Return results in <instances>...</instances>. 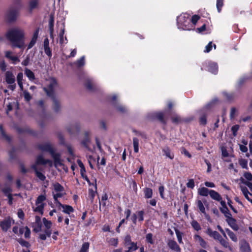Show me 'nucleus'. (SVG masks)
I'll use <instances>...</instances> for the list:
<instances>
[{"label":"nucleus","mask_w":252,"mask_h":252,"mask_svg":"<svg viewBox=\"0 0 252 252\" xmlns=\"http://www.w3.org/2000/svg\"><path fill=\"white\" fill-rule=\"evenodd\" d=\"M199 19L200 17L197 15H193L190 17L188 13H182L177 18L178 28L182 30H194Z\"/></svg>","instance_id":"f257e3e1"},{"label":"nucleus","mask_w":252,"mask_h":252,"mask_svg":"<svg viewBox=\"0 0 252 252\" xmlns=\"http://www.w3.org/2000/svg\"><path fill=\"white\" fill-rule=\"evenodd\" d=\"M25 35L24 30L19 28H14L7 32L6 37L13 47L23 48L25 46Z\"/></svg>","instance_id":"f03ea898"},{"label":"nucleus","mask_w":252,"mask_h":252,"mask_svg":"<svg viewBox=\"0 0 252 252\" xmlns=\"http://www.w3.org/2000/svg\"><path fill=\"white\" fill-rule=\"evenodd\" d=\"M39 148L42 151H47L51 154L54 160V165L56 168L61 167L64 169V165L60 158V155L55 152L54 149L50 143H47L41 144L39 146Z\"/></svg>","instance_id":"7ed1b4c3"},{"label":"nucleus","mask_w":252,"mask_h":252,"mask_svg":"<svg viewBox=\"0 0 252 252\" xmlns=\"http://www.w3.org/2000/svg\"><path fill=\"white\" fill-rule=\"evenodd\" d=\"M38 164H48L50 167H52L53 166V162L50 160L45 159L42 156H39L37 158L35 164L32 165V167L35 170L37 177L41 181H43L45 180V177L43 174L37 171L36 166Z\"/></svg>","instance_id":"20e7f679"},{"label":"nucleus","mask_w":252,"mask_h":252,"mask_svg":"<svg viewBox=\"0 0 252 252\" xmlns=\"http://www.w3.org/2000/svg\"><path fill=\"white\" fill-rule=\"evenodd\" d=\"M46 85L47 87L43 88L44 90L48 96L53 97L54 90L57 85L56 80L54 78H51L46 81Z\"/></svg>","instance_id":"39448f33"},{"label":"nucleus","mask_w":252,"mask_h":252,"mask_svg":"<svg viewBox=\"0 0 252 252\" xmlns=\"http://www.w3.org/2000/svg\"><path fill=\"white\" fill-rule=\"evenodd\" d=\"M46 196L44 195H39L35 202V205L32 207L33 211L42 215L45 206L44 201L46 200Z\"/></svg>","instance_id":"423d86ee"},{"label":"nucleus","mask_w":252,"mask_h":252,"mask_svg":"<svg viewBox=\"0 0 252 252\" xmlns=\"http://www.w3.org/2000/svg\"><path fill=\"white\" fill-rule=\"evenodd\" d=\"M43 225L45 228L43 233L39 235V238L42 240H45L47 237H50L51 234V226L52 222L50 220H47L46 218H44L42 220Z\"/></svg>","instance_id":"0eeeda50"},{"label":"nucleus","mask_w":252,"mask_h":252,"mask_svg":"<svg viewBox=\"0 0 252 252\" xmlns=\"http://www.w3.org/2000/svg\"><path fill=\"white\" fill-rule=\"evenodd\" d=\"M239 181L241 183L246 185L252 192V174L250 172H244V177H241Z\"/></svg>","instance_id":"6e6552de"},{"label":"nucleus","mask_w":252,"mask_h":252,"mask_svg":"<svg viewBox=\"0 0 252 252\" xmlns=\"http://www.w3.org/2000/svg\"><path fill=\"white\" fill-rule=\"evenodd\" d=\"M18 16V12L16 9H9L6 13L5 18L7 21L9 22L15 21Z\"/></svg>","instance_id":"1a4fd4ad"},{"label":"nucleus","mask_w":252,"mask_h":252,"mask_svg":"<svg viewBox=\"0 0 252 252\" xmlns=\"http://www.w3.org/2000/svg\"><path fill=\"white\" fill-rule=\"evenodd\" d=\"M14 220L10 218H7L0 222V226L4 231H7L11 225L14 223Z\"/></svg>","instance_id":"9d476101"},{"label":"nucleus","mask_w":252,"mask_h":252,"mask_svg":"<svg viewBox=\"0 0 252 252\" xmlns=\"http://www.w3.org/2000/svg\"><path fill=\"white\" fill-rule=\"evenodd\" d=\"M193 240L195 243L199 244L201 247L203 248H207V243L198 234H196L193 236Z\"/></svg>","instance_id":"9b49d317"},{"label":"nucleus","mask_w":252,"mask_h":252,"mask_svg":"<svg viewBox=\"0 0 252 252\" xmlns=\"http://www.w3.org/2000/svg\"><path fill=\"white\" fill-rule=\"evenodd\" d=\"M240 249L241 252H252L249 244L245 240L240 242Z\"/></svg>","instance_id":"f8f14e48"},{"label":"nucleus","mask_w":252,"mask_h":252,"mask_svg":"<svg viewBox=\"0 0 252 252\" xmlns=\"http://www.w3.org/2000/svg\"><path fill=\"white\" fill-rule=\"evenodd\" d=\"M5 56L6 58L11 60L14 64H16L20 62L19 58L17 56L13 55V53L11 51H5Z\"/></svg>","instance_id":"ddd939ff"},{"label":"nucleus","mask_w":252,"mask_h":252,"mask_svg":"<svg viewBox=\"0 0 252 252\" xmlns=\"http://www.w3.org/2000/svg\"><path fill=\"white\" fill-rule=\"evenodd\" d=\"M226 221L229 226L234 230L237 231L239 229V227L236 223V220L231 217L228 219H226Z\"/></svg>","instance_id":"4468645a"},{"label":"nucleus","mask_w":252,"mask_h":252,"mask_svg":"<svg viewBox=\"0 0 252 252\" xmlns=\"http://www.w3.org/2000/svg\"><path fill=\"white\" fill-rule=\"evenodd\" d=\"M167 245L169 248L174 252H181V248L176 241L170 240L168 241Z\"/></svg>","instance_id":"2eb2a0df"},{"label":"nucleus","mask_w":252,"mask_h":252,"mask_svg":"<svg viewBox=\"0 0 252 252\" xmlns=\"http://www.w3.org/2000/svg\"><path fill=\"white\" fill-rule=\"evenodd\" d=\"M43 48L45 54L49 57L52 56L51 50L49 47V40L48 38H46L43 42Z\"/></svg>","instance_id":"dca6fc26"},{"label":"nucleus","mask_w":252,"mask_h":252,"mask_svg":"<svg viewBox=\"0 0 252 252\" xmlns=\"http://www.w3.org/2000/svg\"><path fill=\"white\" fill-rule=\"evenodd\" d=\"M5 81L6 83L9 84H12L15 83V76L12 72L8 71L5 73Z\"/></svg>","instance_id":"f3484780"},{"label":"nucleus","mask_w":252,"mask_h":252,"mask_svg":"<svg viewBox=\"0 0 252 252\" xmlns=\"http://www.w3.org/2000/svg\"><path fill=\"white\" fill-rule=\"evenodd\" d=\"M221 204L222 205V207L220 208V211L224 214V216L226 219L229 218V217L232 216L229 210L227 208L225 205V203L224 201L221 202Z\"/></svg>","instance_id":"a211bd4d"},{"label":"nucleus","mask_w":252,"mask_h":252,"mask_svg":"<svg viewBox=\"0 0 252 252\" xmlns=\"http://www.w3.org/2000/svg\"><path fill=\"white\" fill-rule=\"evenodd\" d=\"M59 207H61L63 208V211L68 215H70V213L73 212V208L69 205H63L61 203H59Z\"/></svg>","instance_id":"6ab92c4d"},{"label":"nucleus","mask_w":252,"mask_h":252,"mask_svg":"<svg viewBox=\"0 0 252 252\" xmlns=\"http://www.w3.org/2000/svg\"><path fill=\"white\" fill-rule=\"evenodd\" d=\"M221 155L223 158H227L232 156L233 149L230 147V149L227 150L225 147H221Z\"/></svg>","instance_id":"aec40b11"},{"label":"nucleus","mask_w":252,"mask_h":252,"mask_svg":"<svg viewBox=\"0 0 252 252\" xmlns=\"http://www.w3.org/2000/svg\"><path fill=\"white\" fill-rule=\"evenodd\" d=\"M52 194L55 200V203L56 204L57 206L59 205V203L60 202L58 201V199L62 197L65 194V192H52Z\"/></svg>","instance_id":"412c9836"},{"label":"nucleus","mask_w":252,"mask_h":252,"mask_svg":"<svg viewBox=\"0 0 252 252\" xmlns=\"http://www.w3.org/2000/svg\"><path fill=\"white\" fill-rule=\"evenodd\" d=\"M64 34V29L63 28L61 29L60 32L59 33V42L61 45L63 44H66L67 43V38L65 37L64 39L63 36Z\"/></svg>","instance_id":"4be33fe9"},{"label":"nucleus","mask_w":252,"mask_h":252,"mask_svg":"<svg viewBox=\"0 0 252 252\" xmlns=\"http://www.w3.org/2000/svg\"><path fill=\"white\" fill-rule=\"evenodd\" d=\"M218 65L216 63H210L208 66V71L213 74H216L218 72Z\"/></svg>","instance_id":"5701e85b"},{"label":"nucleus","mask_w":252,"mask_h":252,"mask_svg":"<svg viewBox=\"0 0 252 252\" xmlns=\"http://www.w3.org/2000/svg\"><path fill=\"white\" fill-rule=\"evenodd\" d=\"M53 190L52 192L64 191V188L58 183L53 184Z\"/></svg>","instance_id":"b1692460"},{"label":"nucleus","mask_w":252,"mask_h":252,"mask_svg":"<svg viewBox=\"0 0 252 252\" xmlns=\"http://www.w3.org/2000/svg\"><path fill=\"white\" fill-rule=\"evenodd\" d=\"M209 195L213 199L218 201H220L221 199L220 195L217 192L214 190H210Z\"/></svg>","instance_id":"393cba45"},{"label":"nucleus","mask_w":252,"mask_h":252,"mask_svg":"<svg viewBox=\"0 0 252 252\" xmlns=\"http://www.w3.org/2000/svg\"><path fill=\"white\" fill-rule=\"evenodd\" d=\"M225 231L227 232V235L229 236V238L232 241L234 242H237L238 241L237 237L234 233H233L228 228L225 229Z\"/></svg>","instance_id":"a878e982"},{"label":"nucleus","mask_w":252,"mask_h":252,"mask_svg":"<svg viewBox=\"0 0 252 252\" xmlns=\"http://www.w3.org/2000/svg\"><path fill=\"white\" fill-rule=\"evenodd\" d=\"M162 152L166 157L172 159L174 158V154L171 152V150L168 147L164 148L162 149Z\"/></svg>","instance_id":"bb28decb"},{"label":"nucleus","mask_w":252,"mask_h":252,"mask_svg":"<svg viewBox=\"0 0 252 252\" xmlns=\"http://www.w3.org/2000/svg\"><path fill=\"white\" fill-rule=\"evenodd\" d=\"M210 190L206 188L202 187L199 188L198 189V193L201 195L204 196H206L209 194Z\"/></svg>","instance_id":"cd10ccee"},{"label":"nucleus","mask_w":252,"mask_h":252,"mask_svg":"<svg viewBox=\"0 0 252 252\" xmlns=\"http://www.w3.org/2000/svg\"><path fill=\"white\" fill-rule=\"evenodd\" d=\"M115 107L116 110L120 113H125L127 111V108L122 104H116Z\"/></svg>","instance_id":"c85d7f7f"},{"label":"nucleus","mask_w":252,"mask_h":252,"mask_svg":"<svg viewBox=\"0 0 252 252\" xmlns=\"http://www.w3.org/2000/svg\"><path fill=\"white\" fill-rule=\"evenodd\" d=\"M133 145L135 153L139 152V140L136 137L133 138Z\"/></svg>","instance_id":"c756f323"},{"label":"nucleus","mask_w":252,"mask_h":252,"mask_svg":"<svg viewBox=\"0 0 252 252\" xmlns=\"http://www.w3.org/2000/svg\"><path fill=\"white\" fill-rule=\"evenodd\" d=\"M197 206L200 212L204 215H206V211L205 207L201 200H198L197 202Z\"/></svg>","instance_id":"7c9ffc66"},{"label":"nucleus","mask_w":252,"mask_h":252,"mask_svg":"<svg viewBox=\"0 0 252 252\" xmlns=\"http://www.w3.org/2000/svg\"><path fill=\"white\" fill-rule=\"evenodd\" d=\"M25 73L30 80H33L34 79V75L33 72L28 68H26L25 69Z\"/></svg>","instance_id":"2f4dec72"},{"label":"nucleus","mask_w":252,"mask_h":252,"mask_svg":"<svg viewBox=\"0 0 252 252\" xmlns=\"http://www.w3.org/2000/svg\"><path fill=\"white\" fill-rule=\"evenodd\" d=\"M224 98L228 100L232 99L234 97V94L232 93H228L227 92H223L222 93Z\"/></svg>","instance_id":"473e14b6"},{"label":"nucleus","mask_w":252,"mask_h":252,"mask_svg":"<svg viewBox=\"0 0 252 252\" xmlns=\"http://www.w3.org/2000/svg\"><path fill=\"white\" fill-rule=\"evenodd\" d=\"M242 184H243L242 183H241V182H240V183L239 184V188H240V189H241V191L242 192L243 194L246 195V194H250V195L252 196V194L249 191L247 188L245 186H244Z\"/></svg>","instance_id":"72a5a7b5"},{"label":"nucleus","mask_w":252,"mask_h":252,"mask_svg":"<svg viewBox=\"0 0 252 252\" xmlns=\"http://www.w3.org/2000/svg\"><path fill=\"white\" fill-rule=\"evenodd\" d=\"M144 195L145 198H150L153 195L152 189L150 188H145L144 190Z\"/></svg>","instance_id":"f704fd0d"},{"label":"nucleus","mask_w":252,"mask_h":252,"mask_svg":"<svg viewBox=\"0 0 252 252\" xmlns=\"http://www.w3.org/2000/svg\"><path fill=\"white\" fill-rule=\"evenodd\" d=\"M175 233H176L178 242L180 244H183V241L182 240L183 233L177 229H176L175 230Z\"/></svg>","instance_id":"c9c22d12"},{"label":"nucleus","mask_w":252,"mask_h":252,"mask_svg":"<svg viewBox=\"0 0 252 252\" xmlns=\"http://www.w3.org/2000/svg\"><path fill=\"white\" fill-rule=\"evenodd\" d=\"M190 224H191V226L193 228V229L195 230L198 231L201 229L200 225L199 224V223L197 221H196L195 220H193L190 222Z\"/></svg>","instance_id":"e433bc0d"},{"label":"nucleus","mask_w":252,"mask_h":252,"mask_svg":"<svg viewBox=\"0 0 252 252\" xmlns=\"http://www.w3.org/2000/svg\"><path fill=\"white\" fill-rule=\"evenodd\" d=\"M238 110L235 107H232L230 112V118L231 120L234 119V118L238 114Z\"/></svg>","instance_id":"4c0bfd02"},{"label":"nucleus","mask_w":252,"mask_h":252,"mask_svg":"<svg viewBox=\"0 0 252 252\" xmlns=\"http://www.w3.org/2000/svg\"><path fill=\"white\" fill-rule=\"evenodd\" d=\"M220 244L223 246L224 247L226 248H229L230 250H231V248L229 245V243L227 240H225L220 237V239L219 240Z\"/></svg>","instance_id":"58836bf2"},{"label":"nucleus","mask_w":252,"mask_h":252,"mask_svg":"<svg viewBox=\"0 0 252 252\" xmlns=\"http://www.w3.org/2000/svg\"><path fill=\"white\" fill-rule=\"evenodd\" d=\"M126 247L127 248L128 250L130 252H133L138 249V247L136 245V243H135L134 242L130 243L128 246H127Z\"/></svg>","instance_id":"ea45409f"},{"label":"nucleus","mask_w":252,"mask_h":252,"mask_svg":"<svg viewBox=\"0 0 252 252\" xmlns=\"http://www.w3.org/2000/svg\"><path fill=\"white\" fill-rule=\"evenodd\" d=\"M108 244L114 247H117L118 244V240L117 238H112L107 240Z\"/></svg>","instance_id":"a19ab883"},{"label":"nucleus","mask_w":252,"mask_h":252,"mask_svg":"<svg viewBox=\"0 0 252 252\" xmlns=\"http://www.w3.org/2000/svg\"><path fill=\"white\" fill-rule=\"evenodd\" d=\"M239 163L243 168L248 169V161L246 159L241 158L239 160Z\"/></svg>","instance_id":"79ce46f5"},{"label":"nucleus","mask_w":252,"mask_h":252,"mask_svg":"<svg viewBox=\"0 0 252 252\" xmlns=\"http://www.w3.org/2000/svg\"><path fill=\"white\" fill-rule=\"evenodd\" d=\"M41 223H34L33 226V230L36 232H39L41 230Z\"/></svg>","instance_id":"37998d69"},{"label":"nucleus","mask_w":252,"mask_h":252,"mask_svg":"<svg viewBox=\"0 0 252 252\" xmlns=\"http://www.w3.org/2000/svg\"><path fill=\"white\" fill-rule=\"evenodd\" d=\"M89 248V244L88 242L84 243L79 252H87Z\"/></svg>","instance_id":"c03bdc74"},{"label":"nucleus","mask_w":252,"mask_h":252,"mask_svg":"<svg viewBox=\"0 0 252 252\" xmlns=\"http://www.w3.org/2000/svg\"><path fill=\"white\" fill-rule=\"evenodd\" d=\"M223 5V0H217V8L218 11L220 13L221 11V7Z\"/></svg>","instance_id":"a18cd8bd"},{"label":"nucleus","mask_w":252,"mask_h":252,"mask_svg":"<svg viewBox=\"0 0 252 252\" xmlns=\"http://www.w3.org/2000/svg\"><path fill=\"white\" fill-rule=\"evenodd\" d=\"M135 214L139 221H142L143 220L144 212L143 211H138Z\"/></svg>","instance_id":"49530a36"},{"label":"nucleus","mask_w":252,"mask_h":252,"mask_svg":"<svg viewBox=\"0 0 252 252\" xmlns=\"http://www.w3.org/2000/svg\"><path fill=\"white\" fill-rule=\"evenodd\" d=\"M23 95L25 100L27 101H29L32 99L31 95L27 91H23Z\"/></svg>","instance_id":"de8ad7c7"},{"label":"nucleus","mask_w":252,"mask_h":252,"mask_svg":"<svg viewBox=\"0 0 252 252\" xmlns=\"http://www.w3.org/2000/svg\"><path fill=\"white\" fill-rule=\"evenodd\" d=\"M239 127L240 126L238 125H234L231 127V131L234 136H236L237 135V132L239 130Z\"/></svg>","instance_id":"09e8293b"},{"label":"nucleus","mask_w":252,"mask_h":252,"mask_svg":"<svg viewBox=\"0 0 252 252\" xmlns=\"http://www.w3.org/2000/svg\"><path fill=\"white\" fill-rule=\"evenodd\" d=\"M132 243L131 241V237L130 235H127L125 238L124 245L125 247L128 246L130 243Z\"/></svg>","instance_id":"8fccbe9b"},{"label":"nucleus","mask_w":252,"mask_h":252,"mask_svg":"<svg viewBox=\"0 0 252 252\" xmlns=\"http://www.w3.org/2000/svg\"><path fill=\"white\" fill-rule=\"evenodd\" d=\"M146 240L148 243L153 244L154 241L153 240V235L151 233H148L146 236Z\"/></svg>","instance_id":"3c124183"},{"label":"nucleus","mask_w":252,"mask_h":252,"mask_svg":"<svg viewBox=\"0 0 252 252\" xmlns=\"http://www.w3.org/2000/svg\"><path fill=\"white\" fill-rule=\"evenodd\" d=\"M37 5V1L36 0H32L30 1V10L34 9Z\"/></svg>","instance_id":"603ef678"},{"label":"nucleus","mask_w":252,"mask_h":252,"mask_svg":"<svg viewBox=\"0 0 252 252\" xmlns=\"http://www.w3.org/2000/svg\"><path fill=\"white\" fill-rule=\"evenodd\" d=\"M85 86L89 90H92L93 89L94 84L91 80H88L86 81Z\"/></svg>","instance_id":"864d4df0"},{"label":"nucleus","mask_w":252,"mask_h":252,"mask_svg":"<svg viewBox=\"0 0 252 252\" xmlns=\"http://www.w3.org/2000/svg\"><path fill=\"white\" fill-rule=\"evenodd\" d=\"M77 65L80 67L85 64V57L84 56L82 57L79 60H78L76 62Z\"/></svg>","instance_id":"5fc2aeb1"},{"label":"nucleus","mask_w":252,"mask_h":252,"mask_svg":"<svg viewBox=\"0 0 252 252\" xmlns=\"http://www.w3.org/2000/svg\"><path fill=\"white\" fill-rule=\"evenodd\" d=\"M212 42H210L208 45H207L206 46H205V49L204 50V52H206V53H208L209 52L211 49H212Z\"/></svg>","instance_id":"6e6d98bb"},{"label":"nucleus","mask_w":252,"mask_h":252,"mask_svg":"<svg viewBox=\"0 0 252 252\" xmlns=\"http://www.w3.org/2000/svg\"><path fill=\"white\" fill-rule=\"evenodd\" d=\"M18 242L22 246L25 247L26 248H28L29 247L30 245H29V243L24 241V240L19 239L18 240Z\"/></svg>","instance_id":"4d7b16f0"},{"label":"nucleus","mask_w":252,"mask_h":252,"mask_svg":"<svg viewBox=\"0 0 252 252\" xmlns=\"http://www.w3.org/2000/svg\"><path fill=\"white\" fill-rule=\"evenodd\" d=\"M211 237L216 240H219L220 239L221 236L218 232L214 231Z\"/></svg>","instance_id":"13d9d810"},{"label":"nucleus","mask_w":252,"mask_h":252,"mask_svg":"<svg viewBox=\"0 0 252 252\" xmlns=\"http://www.w3.org/2000/svg\"><path fill=\"white\" fill-rule=\"evenodd\" d=\"M187 186L189 188L193 189L194 187V183L192 179L189 180L187 184Z\"/></svg>","instance_id":"bf43d9fd"},{"label":"nucleus","mask_w":252,"mask_h":252,"mask_svg":"<svg viewBox=\"0 0 252 252\" xmlns=\"http://www.w3.org/2000/svg\"><path fill=\"white\" fill-rule=\"evenodd\" d=\"M25 231L24 233L25 237L26 238H29L31 234V231L30 229L27 227L26 226L25 227Z\"/></svg>","instance_id":"052dcab7"},{"label":"nucleus","mask_w":252,"mask_h":252,"mask_svg":"<svg viewBox=\"0 0 252 252\" xmlns=\"http://www.w3.org/2000/svg\"><path fill=\"white\" fill-rule=\"evenodd\" d=\"M205 29H206V25L205 24H204L200 28H198L196 29H194L195 31L198 33H201L202 32H204L205 30Z\"/></svg>","instance_id":"680f3d73"},{"label":"nucleus","mask_w":252,"mask_h":252,"mask_svg":"<svg viewBox=\"0 0 252 252\" xmlns=\"http://www.w3.org/2000/svg\"><path fill=\"white\" fill-rule=\"evenodd\" d=\"M23 77V73L22 72L19 73L17 76V83L22 82Z\"/></svg>","instance_id":"e2e57ef3"},{"label":"nucleus","mask_w":252,"mask_h":252,"mask_svg":"<svg viewBox=\"0 0 252 252\" xmlns=\"http://www.w3.org/2000/svg\"><path fill=\"white\" fill-rule=\"evenodd\" d=\"M39 33V29H37L34 32L32 37V39H34L35 40H37Z\"/></svg>","instance_id":"0e129e2a"},{"label":"nucleus","mask_w":252,"mask_h":252,"mask_svg":"<svg viewBox=\"0 0 252 252\" xmlns=\"http://www.w3.org/2000/svg\"><path fill=\"white\" fill-rule=\"evenodd\" d=\"M158 190H159V194H160L161 197L162 198H164V194H163V192H164V187L163 186H160L159 187Z\"/></svg>","instance_id":"69168bd1"},{"label":"nucleus","mask_w":252,"mask_h":252,"mask_svg":"<svg viewBox=\"0 0 252 252\" xmlns=\"http://www.w3.org/2000/svg\"><path fill=\"white\" fill-rule=\"evenodd\" d=\"M54 19L52 15H50L49 21V27L54 26Z\"/></svg>","instance_id":"338daca9"},{"label":"nucleus","mask_w":252,"mask_h":252,"mask_svg":"<svg viewBox=\"0 0 252 252\" xmlns=\"http://www.w3.org/2000/svg\"><path fill=\"white\" fill-rule=\"evenodd\" d=\"M239 147L240 150L244 153H246L248 151V148L245 145H243L242 144H239Z\"/></svg>","instance_id":"774afa93"}]
</instances>
